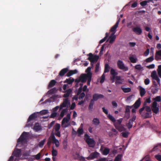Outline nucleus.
<instances>
[{
	"mask_svg": "<svg viewBox=\"0 0 161 161\" xmlns=\"http://www.w3.org/2000/svg\"><path fill=\"white\" fill-rule=\"evenodd\" d=\"M130 61L133 63H136L137 60V58L136 55H130L129 57Z\"/></svg>",
	"mask_w": 161,
	"mask_h": 161,
	"instance_id": "dca6fc26",
	"label": "nucleus"
},
{
	"mask_svg": "<svg viewBox=\"0 0 161 161\" xmlns=\"http://www.w3.org/2000/svg\"><path fill=\"white\" fill-rule=\"evenodd\" d=\"M45 141L46 139H44L43 140L41 141L39 144V146L41 147H42L43 146Z\"/></svg>",
	"mask_w": 161,
	"mask_h": 161,
	"instance_id": "052dcab7",
	"label": "nucleus"
},
{
	"mask_svg": "<svg viewBox=\"0 0 161 161\" xmlns=\"http://www.w3.org/2000/svg\"><path fill=\"white\" fill-rule=\"evenodd\" d=\"M145 109L147 112L151 113V109L150 107L148 106H146L144 107Z\"/></svg>",
	"mask_w": 161,
	"mask_h": 161,
	"instance_id": "5fc2aeb1",
	"label": "nucleus"
},
{
	"mask_svg": "<svg viewBox=\"0 0 161 161\" xmlns=\"http://www.w3.org/2000/svg\"><path fill=\"white\" fill-rule=\"evenodd\" d=\"M88 59L92 63L96 62L99 58V56L97 55L93 56L91 53L89 54Z\"/></svg>",
	"mask_w": 161,
	"mask_h": 161,
	"instance_id": "6e6552de",
	"label": "nucleus"
},
{
	"mask_svg": "<svg viewBox=\"0 0 161 161\" xmlns=\"http://www.w3.org/2000/svg\"><path fill=\"white\" fill-rule=\"evenodd\" d=\"M151 0H145L140 3L141 5L142 6H144L147 5V3L150 2Z\"/></svg>",
	"mask_w": 161,
	"mask_h": 161,
	"instance_id": "f704fd0d",
	"label": "nucleus"
},
{
	"mask_svg": "<svg viewBox=\"0 0 161 161\" xmlns=\"http://www.w3.org/2000/svg\"><path fill=\"white\" fill-rule=\"evenodd\" d=\"M109 149L107 148H105L102 152V153L104 155H107L109 152Z\"/></svg>",
	"mask_w": 161,
	"mask_h": 161,
	"instance_id": "79ce46f5",
	"label": "nucleus"
},
{
	"mask_svg": "<svg viewBox=\"0 0 161 161\" xmlns=\"http://www.w3.org/2000/svg\"><path fill=\"white\" fill-rule=\"evenodd\" d=\"M108 36V34L106 33V36L104 38L101 40L100 41L99 43H103V42H104L106 40V38Z\"/></svg>",
	"mask_w": 161,
	"mask_h": 161,
	"instance_id": "338daca9",
	"label": "nucleus"
},
{
	"mask_svg": "<svg viewBox=\"0 0 161 161\" xmlns=\"http://www.w3.org/2000/svg\"><path fill=\"white\" fill-rule=\"evenodd\" d=\"M41 129V127L38 123H36L33 128L34 130L36 131L40 130Z\"/></svg>",
	"mask_w": 161,
	"mask_h": 161,
	"instance_id": "c756f323",
	"label": "nucleus"
},
{
	"mask_svg": "<svg viewBox=\"0 0 161 161\" xmlns=\"http://www.w3.org/2000/svg\"><path fill=\"white\" fill-rule=\"evenodd\" d=\"M119 20L118 21L116 22V24H115L111 28L110 30V31L111 32H112L113 33H114V34L116 32V29L117 28L118 26L119 22Z\"/></svg>",
	"mask_w": 161,
	"mask_h": 161,
	"instance_id": "6ab92c4d",
	"label": "nucleus"
},
{
	"mask_svg": "<svg viewBox=\"0 0 161 161\" xmlns=\"http://www.w3.org/2000/svg\"><path fill=\"white\" fill-rule=\"evenodd\" d=\"M78 71L77 70L75 69L74 70H71L69 71L67 74L68 76H70L72 75L77 73Z\"/></svg>",
	"mask_w": 161,
	"mask_h": 161,
	"instance_id": "cd10ccee",
	"label": "nucleus"
},
{
	"mask_svg": "<svg viewBox=\"0 0 161 161\" xmlns=\"http://www.w3.org/2000/svg\"><path fill=\"white\" fill-rule=\"evenodd\" d=\"M157 72L158 76L161 78V65L158 66L157 69Z\"/></svg>",
	"mask_w": 161,
	"mask_h": 161,
	"instance_id": "58836bf2",
	"label": "nucleus"
},
{
	"mask_svg": "<svg viewBox=\"0 0 161 161\" xmlns=\"http://www.w3.org/2000/svg\"><path fill=\"white\" fill-rule=\"evenodd\" d=\"M110 73L112 75V76L111 77V80L112 82L115 81V77L117 76L118 73L115 71V70L113 69H112L110 70Z\"/></svg>",
	"mask_w": 161,
	"mask_h": 161,
	"instance_id": "f8f14e48",
	"label": "nucleus"
},
{
	"mask_svg": "<svg viewBox=\"0 0 161 161\" xmlns=\"http://www.w3.org/2000/svg\"><path fill=\"white\" fill-rule=\"evenodd\" d=\"M57 114H58L57 113L53 112L51 114L50 116V117L51 118H53L56 117L57 116Z\"/></svg>",
	"mask_w": 161,
	"mask_h": 161,
	"instance_id": "13d9d810",
	"label": "nucleus"
},
{
	"mask_svg": "<svg viewBox=\"0 0 161 161\" xmlns=\"http://www.w3.org/2000/svg\"><path fill=\"white\" fill-rule=\"evenodd\" d=\"M57 150L53 149L52 151V155L53 156H56L57 155Z\"/></svg>",
	"mask_w": 161,
	"mask_h": 161,
	"instance_id": "8fccbe9b",
	"label": "nucleus"
},
{
	"mask_svg": "<svg viewBox=\"0 0 161 161\" xmlns=\"http://www.w3.org/2000/svg\"><path fill=\"white\" fill-rule=\"evenodd\" d=\"M70 104V102L68 98L64 99L63 102L60 106V109H61L65 107Z\"/></svg>",
	"mask_w": 161,
	"mask_h": 161,
	"instance_id": "9b49d317",
	"label": "nucleus"
},
{
	"mask_svg": "<svg viewBox=\"0 0 161 161\" xmlns=\"http://www.w3.org/2000/svg\"><path fill=\"white\" fill-rule=\"evenodd\" d=\"M21 151L19 149H16L14 152L13 155L17 158L20 155Z\"/></svg>",
	"mask_w": 161,
	"mask_h": 161,
	"instance_id": "a878e982",
	"label": "nucleus"
},
{
	"mask_svg": "<svg viewBox=\"0 0 161 161\" xmlns=\"http://www.w3.org/2000/svg\"><path fill=\"white\" fill-rule=\"evenodd\" d=\"M83 130L82 128H79L77 131V133L79 136H80L81 134H82L83 133Z\"/></svg>",
	"mask_w": 161,
	"mask_h": 161,
	"instance_id": "37998d69",
	"label": "nucleus"
},
{
	"mask_svg": "<svg viewBox=\"0 0 161 161\" xmlns=\"http://www.w3.org/2000/svg\"><path fill=\"white\" fill-rule=\"evenodd\" d=\"M150 52V50L149 49H147L146 50V51L144 52V55L145 56L147 57V56Z\"/></svg>",
	"mask_w": 161,
	"mask_h": 161,
	"instance_id": "4d7b16f0",
	"label": "nucleus"
},
{
	"mask_svg": "<svg viewBox=\"0 0 161 161\" xmlns=\"http://www.w3.org/2000/svg\"><path fill=\"white\" fill-rule=\"evenodd\" d=\"M132 122L131 121V120H130L128 124L127 125V126L128 128L130 129L131 128L132 126Z\"/></svg>",
	"mask_w": 161,
	"mask_h": 161,
	"instance_id": "680f3d73",
	"label": "nucleus"
},
{
	"mask_svg": "<svg viewBox=\"0 0 161 161\" xmlns=\"http://www.w3.org/2000/svg\"><path fill=\"white\" fill-rule=\"evenodd\" d=\"M48 113V110H43L40 112V113L42 114H47Z\"/></svg>",
	"mask_w": 161,
	"mask_h": 161,
	"instance_id": "6e6d98bb",
	"label": "nucleus"
},
{
	"mask_svg": "<svg viewBox=\"0 0 161 161\" xmlns=\"http://www.w3.org/2000/svg\"><path fill=\"white\" fill-rule=\"evenodd\" d=\"M150 82V80L148 78L144 80V83L146 85H148L149 84Z\"/></svg>",
	"mask_w": 161,
	"mask_h": 161,
	"instance_id": "69168bd1",
	"label": "nucleus"
},
{
	"mask_svg": "<svg viewBox=\"0 0 161 161\" xmlns=\"http://www.w3.org/2000/svg\"><path fill=\"white\" fill-rule=\"evenodd\" d=\"M68 69H64L62 70L59 73V75L60 76L63 75L67 71Z\"/></svg>",
	"mask_w": 161,
	"mask_h": 161,
	"instance_id": "4c0bfd02",
	"label": "nucleus"
},
{
	"mask_svg": "<svg viewBox=\"0 0 161 161\" xmlns=\"http://www.w3.org/2000/svg\"><path fill=\"white\" fill-rule=\"evenodd\" d=\"M93 103L92 102V100L91 101V102L89 104L88 109L90 111H92L93 108Z\"/></svg>",
	"mask_w": 161,
	"mask_h": 161,
	"instance_id": "ea45409f",
	"label": "nucleus"
},
{
	"mask_svg": "<svg viewBox=\"0 0 161 161\" xmlns=\"http://www.w3.org/2000/svg\"><path fill=\"white\" fill-rule=\"evenodd\" d=\"M116 38V36L114 34V33H112L109 38V43H112L114 41Z\"/></svg>",
	"mask_w": 161,
	"mask_h": 161,
	"instance_id": "5701e85b",
	"label": "nucleus"
},
{
	"mask_svg": "<svg viewBox=\"0 0 161 161\" xmlns=\"http://www.w3.org/2000/svg\"><path fill=\"white\" fill-rule=\"evenodd\" d=\"M56 83V81L54 80H51V81L50 82L48 86V87L49 88L53 86Z\"/></svg>",
	"mask_w": 161,
	"mask_h": 161,
	"instance_id": "72a5a7b5",
	"label": "nucleus"
},
{
	"mask_svg": "<svg viewBox=\"0 0 161 161\" xmlns=\"http://www.w3.org/2000/svg\"><path fill=\"white\" fill-rule=\"evenodd\" d=\"M109 67L108 64H106L105 65V68L104 73L108 72L109 71Z\"/></svg>",
	"mask_w": 161,
	"mask_h": 161,
	"instance_id": "3c124183",
	"label": "nucleus"
},
{
	"mask_svg": "<svg viewBox=\"0 0 161 161\" xmlns=\"http://www.w3.org/2000/svg\"><path fill=\"white\" fill-rule=\"evenodd\" d=\"M60 125L59 124H57L55 127V131H59V129H60Z\"/></svg>",
	"mask_w": 161,
	"mask_h": 161,
	"instance_id": "09e8293b",
	"label": "nucleus"
},
{
	"mask_svg": "<svg viewBox=\"0 0 161 161\" xmlns=\"http://www.w3.org/2000/svg\"><path fill=\"white\" fill-rule=\"evenodd\" d=\"M115 81L116 84H119L122 83L124 81V80L122 78L121 76H116L115 77Z\"/></svg>",
	"mask_w": 161,
	"mask_h": 161,
	"instance_id": "2eb2a0df",
	"label": "nucleus"
},
{
	"mask_svg": "<svg viewBox=\"0 0 161 161\" xmlns=\"http://www.w3.org/2000/svg\"><path fill=\"white\" fill-rule=\"evenodd\" d=\"M161 97L160 96H157L155 98H153V100H154V102H160L161 101Z\"/></svg>",
	"mask_w": 161,
	"mask_h": 161,
	"instance_id": "a18cd8bd",
	"label": "nucleus"
},
{
	"mask_svg": "<svg viewBox=\"0 0 161 161\" xmlns=\"http://www.w3.org/2000/svg\"><path fill=\"white\" fill-rule=\"evenodd\" d=\"M151 76L153 79L156 80L159 84H160V80L157 75L156 71H153L151 74Z\"/></svg>",
	"mask_w": 161,
	"mask_h": 161,
	"instance_id": "ddd939ff",
	"label": "nucleus"
},
{
	"mask_svg": "<svg viewBox=\"0 0 161 161\" xmlns=\"http://www.w3.org/2000/svg\"><path fill=\"white\" fill-rule=\"evenodd\" d=\"M118 67L121 69H124L125 71L128 70V68L125 66L123 62L121 60H118L117 63Z\"/></svg>",
	"mask_w": 161,
	"mask_h": 161,
	"instance_id": "1a4fd4ad",
	"label": "nucleus"
},
{
	"mask_svg": "<svg viewBox=\"0 0 161 161\" xmlns=\"http://www.w3.org/2000/svg\"><path fill=\"white\" fill-rule=\"evenodd\" d=\"M68 111L67 108L63 109L61 111L60 115L59 117L58 118V120H60L61 118Z\"/></svg>",
	"mask_w": 161,
	"mask_h": 161,
	"instance_id": "b1692460",
	"label": "nucleus"
},
{
	"mask_svg": "<svg viewBox=\"0 0 161 161\" xmlns=\"http://www.w3.org/2000/svg\"><path fill=\"white\" fill-rule=\"evenodd\" d=\"M155 158L158 160L161 161V155L159 154L156 155L155 156Z\"/></svg>",
	"mask_w": 161,
	"mask_h": 161,
	"instance_id": "e2e57ef3",
	"label": "nucleus"
},
{
	"mask_svg": "<svg viewBox=\"0 0 161 161\" xmlns=\"http://www.w3.org/2000/svg\"><path fill=\"white\" fill-rule=\"evenodd\" d=\"M161 59V50L157 51L155 54V59L158 60Z\"/></svg>",
	"mask_w": 161,
	"mask_h": 161,
	"instance_id": "4be33fe9",
	"label": "nucleus"
},
{
	"mask_svg": "<svg viewBox=\"0 0 161 161\" xmlns=\"http://www.w3.org/2000/svg\"><path fill=\"white\" fill-rule=\"evenodd\" d=\"M133 31L137 34H140L142 32L141 29L139 27H136L133 29Z\"/></svg>",
	"mask_w": 161,
	"mask_h": 161,
	"instance_id": "412c9836",
	"label": "nucleus"
},
{
	"mask_svg": "<svg viewBox=\"0 0 161 161\" xmlns=\"http://www.w3.org/2000/svg\"><path fill=\"white\" fill-rule=\"evenodd\" d=\"M158 90V88H154L152 89V92L153 93H156Z\"/></svg>",
	"mask_w": 161,
	"mask_h": 161,
	"instance_id": "0e129e2a",
	"label": "nucleus"
},
{
	"mask_svg": "<svg viewBox=\"0 0 161 161\" xmlns=\"http://www.w3.org/2000/svg\"><path fill=\"white\" fill-rule=\"evenodd\" d=\"M37 117L36 114V113H34L31 115H30L28 120L27 121V124L26 125V126H28L29 125H28V124H29V122L31 120H33V119H35Z\"/></svg>",
	"mask_w": 161,
	"mask_h": 161,
	"instance_id": "a211bd4d",
	"label": "nucleus"
},
{
	"mask_svg": "<svg viewBox=\"0 0 161 161\" xmlns=\"http://www.w3.org/2000/svg\"><path fill=\"white\" fill-rule=\"evenodd\" d=\"M82 84H80V87L79 88V89L78 90V93H77V95L74 96L73 99V100H77L78 99V95L80 94L81 92V90H82Z\"/></svg>",
	"mask_w": 161,
	"mask_h": 161,
	"instance_id": "393cba45",
	"label": "nucleus"
},
{
	"mask_svg": "<svg viewBox=\"0 0 161 161\" xmlns=\"http://www.w3.org/2000/svg\"><path fill=\"white\" fill-rule=\"evenodd\" d=\"M95 68V72L97 73L99 70V64H97L96 65Z\"/></svg>",
	"mask_w": 161,
	"mask_h": 161,
	"instance_id": "864d4df0",
	"label": "nucleus"
},
{
	"mask_svg": "<svg viewBox=\"0 0 161 161\" xmlns=\"http://www.w3.org/2000/svg\"><path fill=\"white\" fill-rule=\"evenodd\" d=\"M105 78V75L104 74H103L101 76V79L100 80V82L103 83L104 81Z\"/></svg>",
	"mask_w": 161,
	"mask_h": 161,
	"instance_id": "bf43d9fd",
	"label": "nucleus"
},
{
	"mask_svg": "<svg viewBox=\"0 0 161 161\" xmlns=\"http://www.w3.org/2000/svg\"><path fill=\"white\" fill-rule=\"evenodd\" d=\"M122 121V119H120L117 120L115 123V127L120 131H122L125 130L123 126L121 125Z\"/></svg>",
	"mask_w": 161,
	"mask_h": 161,
	"instance_id": "7ed1b4c3",
	"label": "nucleus"
},
{
	"mask_svg": "<svg viewBox=\"0 0 161 161\" xmlns=\"http://www.w3.org/2000/svg\"><path fill=\"white\" fill-rule=\"evenodd\" d=\"M122 155L119 154L115 158L114 161H120L121 157Z\"/></svg>",
	"mask_w": 161,
	"mask_h": 161,
	"instance_id": "49530a36",
	"label": "nucleus"
},
{
	"mask_svg": "<svg viewBox=\"0 0 161 161\" xmlns=\"http://www.w3.org/2000/svg\"><path fill=\"white\" fill-rule=\"evenodd\" d=\"M41 155V153H39L35 156H32V158L34 159H36L37 160H38L40 158Z\"/></svg>",
	"mask_w": 161,
	"mask_h": 161,
	"instance_id": "e433bc0d",
	"label": "nucleus"
},
{
	"mask_svg": "<svg viewBox=\"0 0 161 161\" xmlns=\"http://www.w3.org/2000/svg\"><path fill=\"white\" fill-rule=\"evenodd\" d=\"M81 74L80 77L75 80V81L77 83L81 82L82 83L85 82L87 79V73Z\"/></svg>",
	"mask_w": 161,
	"mask_h": 161,
	"instance_id": "39448f33",
	"label": "nucleus"
},
{
	"mask_svg": "<svg viewBox=\"0 0 161 161\" xmlns=\"http://www.w3.org/2000/svg\"><path fill=\"white\" fill-rule=\"evenodd\" d=\"M153 59V56H151L146 59L145 61L147 62H150L152 61Z\"/></svg>",
	"mask_w": 161,
	"mask_h": 161,
	"instance_id": "c03bdc74",
	"label": "nucleus"
},
{
	"mask_svg": "<svg viewBox=\"0 0 161 161\" xmlns=\"http://www.w3.org/2000/svg\"><path fill=\"white\" fill-rule=\"evenodd\" d=\"M152 110L153 112L157 114L159 111V105H158L156 102H154L152 104Z\"/></svg>",
	"mask_w": 161,
	"mask_h": 161,
	"instance_id": "0eeeda50",
	"label": "nucleus"
},
{
	"mask_svg": "<svg viewBox=\"0 0 161 161\" xmlns=\"http://www.w3.org/2000/svg\"><path fill=\"white\" fill-rule=\"evenodd\" d=\"M85 139L90 147H93L95 145V141L93 139L90 138L87 135H85Z\"/></svg>",
	"mask_w": 161,
	"mask_h": 161,
	"instance_id": "20e7f679",
	"label": "nucleus"
},
{
	"mask_svg": "<svg viewBox=\"0 0 161 161\" xmlns=\"http://www.w3.org/2000/svg\"><path fill=\"white\" fill-rule=\"evenodd\" d=\"M122 136L125 137H127L129 133L128 132H123L121 133Z\"/></svg>",
	"mask_w": 161,
	"mask_h": 161,
	"instance_id": "603ef678",
	"label": "nucleus"
},
{
	"mask_svg": "<svg viewBox=\"0 0 161 161\" xmlns=\"http://www.w3.org/2000/svg\"><path fill=\"white\" fill-rule=\"evenodd\" d=\"M29 133L27 132H24L22 134L20 137L19 138L17 141V144L16 146H18L21 143L23 144L24 142H26V140L28 137Z\"/></svg>",
	"mask_w": 161,
	"mask_h": 161,
	"instance_id": "f03ea898",
	"label": "nucleus"
},
{
	"mask_svg": "<svg viewBox=\"0 0 161 161\" xmlns=\"http://www.w3.org/2000/svg\"><path fill=\"white\" fill-rule=\"evenodd\" d=\"M74 81V80L73 78H70L68 79H67L65 80L64 83L67 82L69 84H71L73 83Z\"/></svg>",
	"mask_w": 161,
	"mask_h": 161,
	"instance_id": "2f4dec72",
	"label": "nucleus"
},
{
	"mask_svg": "<svg viewBox=\"0 0 161 161\" xmlns=\"http://www.w3.org/2000/svg\"><path fill=\"white\" fill-rule=\"evenodd\" d=\"M141 104V101L140 99L139 98L135 102L134 104V106L135 108H138Z\"/></svg>",
	"mask_w": 161,
	"mask_h": 161,
	"instance_id": "7c9ffc66",
	"label": "nucleus"
},
{
	"mask_svg": "<svg viewBox=\"0 0 161 161\" xmlns=\"http://www.w3.org/2000/svg\"><path fill=\"white\" fill-rule=\"evenodd\" d=\"M72 91L71 89H69L67 90V91H66V92H65V93L64 94L63 97H66L69 96V95L71 92Z\"/></svg>",
	"mask_w": 161,
	"mask_h": 161,
	"instance_id": "c85d7f7f",
	"label": "nucleus"
},
{
	"mask_svg": "<svg viewBox=\"0 0 161 161\" xmlns=\"http://www.w3.org/2000/svg\"><path fill=\"white\" fill-rule=\"evenodd\" d=\"M93 125L96 126L100 124V122L99 119L97 118L93 119L92 121Z\"/></svg>",
	"mask_w": 161,
	"mask_h": 161,
	"instance_id": "bb28decb",
	"label": "nucleus"
},
{
	"mask_svg": "<svg viewBox=\"0 0 161 161\" xmlns=\"http://www.w3.org/2000/svg\"><path fill=\"white\" fill-rule=\"evenodd\" d=\"M108 117L111 120L114 122V125H115V123L117 120H115L114 118L112 116L109 114L108 115Z\"/></svg>",
	"mask_w": 161,
	"mask_h": 161,
	"instance_id": "c9c22d12",
	"label": "nucleus"
},
{
	"mask_svg": "<svg viewBox=\"0 0 161 161\" xmlns=\"http://www.w3.org/2000/svg\"><path fill=\"white\" fill-rule=\"evenodd\" d=\"M70 113H68L66 117H64L62 121L61 126L63 128H65L70 125Z\"/></svg>",
	"mask_w": 161,
	"mask_h": 161,
	"instance_id": "f257e3e1",
	"label": "nucleus"
},
{
	"mask_svg": "<svg viewBox=\"0 0 161 161\" xmlns=\"http://www.w3.org/2000/svg\"><path fill=\"white\" fill-rule=\"evenodd\" d=\"M57 90L56 89L53 88L48 91L47 93V94L53 93L55 92Z\"/></svg>",
	"mask_w": 161,
	"mask_h": 161,
	"instance_id": "de8ad7c7",
	"label": "nucleus"
},
{
	"mask_svg": "<svg viewBox=\"0 0 161 161\" xmlns=\"http://www.w3.org/2000/svg\"><path fill=\"white\" fill-rule=\"evenodd\" d=\"M135 69L137 70H143V68L140 64L136 65L135 66Z\"/></svg>",
	"mask_w": 161,
	"mask_h": 161,
	"instance_id": "a19ab883",
	"label": "nucleus"
},
{
	"mask_svg": "<svg viewBox=\"0 0 161 161\" xmlns=\"http://www.w3.org/2000/svg\"><path fill=\"white\" fill-rule=\"evenodd\" d=\"M138 89L140 91V95L141 97L143 96L145 94L146 92L145 88L139 86L138 87Z\"/></svg>",
	"mask_w": 161,
	"mask_h": 161,
	"instance_id": "f3484780",
	"label": "nucleus"
},
{
	"mask_svg": "<svg viewBox=\"0 0 161 161\" xmlns=\"http://www.w3.org/2000/svg\"><path fill=\"white\" fill-rule=\"evenodd\" d=\"M49 139L52 140V142L55 144L56 147H58L59 146V143L58 140L55 138L53 134H52L51 136Z\"/></svg>",
	"mask_w": 161,
	"mask_h": 161,
	"instance_id": "9d476101",
	"label": "nucleus"
},
{
	"mask_svg": "<svg viewBox=\"0 0 161 161\" xmlns=\"http://www.w3.org/2000/svg\"><path fill=\"white\" fill-rule=\"evenodd\" d=\"M83 91L84 92L86 91L88 92L89 91V89L87 88V86H84L83 88Z\"/></svg>",
	"mask_w": 161,
	"mask_h": 161,
	"instance_id": "774afa93",
	"label": "nucleus"
},
{
	"mask_svg": "<svg viewBox=\"0 0 161 161\" xmlns=\"http://www.w3.org/2000/svg\"><path fill=\"white\" fill-rule=\"evenodd\" d=\"M121 88L123 91L125 93H127L130 92L131 91V89L130 88H126L122 87Z\"/></svg>",
	"mask_w": 161,
	"mask_h": 161,
	"instance_id": "473e14b6",
	"label": "nucleus"
},
{
	"mask_svg": "<svg viewBox=\"0 0 161 161\" xmlns=\"http://www.w3.org/2000/svg\"><path fill=\"white\" fill-rule=\"evenodd\" d=\"M91 68L88 67L86 70L85 72L87 73V84L88 85H90V82L91 80L92 74L91 72Z\"/></svg>",
	"mask_w": 161,
	"mask_h": 161,
	"instance_id": "423d86ee",
	"label": "nucleus"
},
{
	"mask_svg": "<svg viewBox=\"0 0 161 161\" xmlns=\"http://www.w3.org/2000/svg\"><path fill=\"white\" fill-rule=\"evenodd\" d=\"M99 153L97 152H95L93 153H91L89 156L87 158L88 159H92L94 158H97L98 157Z\"/></svg>",
	"mask_w": 161,
	"mask_h": 161,
	"instance_id": "4468645a",
	"label": "nucleus"
},
{
	"mask_svg": "<svg viewBox=\"0 0 161 161\" xmlns=\"http://www.w3.org/2000/svg\"><path fill=\"white\" fill-rule=\"evenodd\" d=\"M103 97V96L102 95L95 94L93 95V99L92 100L97 101L99 98H102Z\"/></svg>",
	"mask_w": 161,
	"mask_h": 161,
	"instance_id": "aec40b11",
	"label": "nucleus"
}]
</instances>
